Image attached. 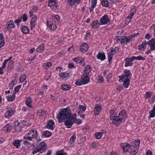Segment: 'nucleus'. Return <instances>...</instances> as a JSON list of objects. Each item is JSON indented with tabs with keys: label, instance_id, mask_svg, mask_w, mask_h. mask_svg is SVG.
<instances>
[{
	"label": "nucleus",
	"instance_id": "nucleus-1",
	"mask_svg": "<svg viewBox=\"0 0 155 155\" xmlns=\"http://www.w3.org/2000/svg\"><path fill=\"white\" fill-rule=\"evenodd\" d=\"M71 115V110L67 108L61 109L58 114H57V118L59 123L62 122V120L66 119L64 122V125L67 128H71L72 125L75 123L70 118Z\"/></svg>",
	"mask_w": 155,
	"mask_h": 155
},
{
	"label": "nucleus",
	"instance_id": "nucleus-2",
	"mask_svg": "<svg viewBox=\"0 0 155 155\" xmlns=\"http://www.w3.org/2000/svg\"><path fill=\"white\" fill-rule=\"evenodd\" d=\"M47 148V145L45 142H42L39 144L37 147L35 148L32 153L34 155L38 153H42L45 152Z\"/></svg>",
	"mask_w": 155,
	"mask_h": 155
},
{
	"label": "nucleus",
	"instance_id": "nucleus-3",
	"mask_svg": "<svg viewBox=\"0 0 155 155\" xmlns=\"http://www.w3.org/2000/svg\"><path fill=\"white\" fill-rule=\"evenodd\" d=\"M87 68L85 67V69L82 75L81 80H77L75 83V84L78 86H81L87 84Z\"/></svg>",
	"mask_w": 155,
	"mask_h": 155
},
{
	"label": "nucleus",
	"instance_id": "nucleus-4",
	"mask_svg": "<svg viewBox=\"0 0 155 155\" xmlns=\"http://www.w3.org/2000/svg\"><path fill=\"white\" fill-rule=\"evenodd\" d=\"M38 135L37 130L35 128L30 130L28 133L24 137V139L28 140H31L34 138H36Z\"/></svg>",
	"mask_w": 155,
	"mask_h": 155
},
{
	"label": "nucleus",
	"instance_id": "nucleus-5",
	"mask_svg": "<svg viewBox=\"0 0 155 155\" xmlns=\"http://www.w3.org/2000/svg\"><path fill=\"white\" fill-rule=\"evenodd\" d=\"M131 74L129 70H125L123 74L121 76H119V77L120 80L122 81L124 80H130L131 79Z\"/></svg>",
	"mask_w": 155,
	"mask_h": 155
},
{
	"label": "nucleus",
	"instance_id": "nucleus-6",
	"mask_svg": "<svg viewBox=\"0 0 155 155\" xmlns=\"http://www.w3.org/2000/svg\"><path fill=\"white\" fill-rule=\"evenodd\" d=\"M110 120L113 125L120 124L121 123L124 122V120L120 118L118 116L114 117L112 119H111Z\"/></svg>",
	"mask_w": 155,
	"mask_h": 155
},
{
	"label": "nucleus",
	"instance_id": "nucleus-7",
	"mask_svg": "<svg viewBox=\"0 0 155 155\" xmlns=\"http://www.w3.org/2000/svg\"><path fill=\"white\" fill-rule=\"evenodd\" d=\"M110 21L108 16L105 15L102 17L100 20V24L102 25H105Z\"/></svg>",
	"mask_w": 155,
	"mask_h": 155
},
{
	"label": "nucleus",
	"instance_id": "nucleus-8",
	"mask_svg": "<svg viewBox=\"0 0 155 155\" xmlns=\"http://www.w3.org/2000/svg\"><path fill=\"white\" fill-rule=\"evenodd\" d=\"M137 8L135 6H132L130 10V16H128L126 18V21L127 19H129L130 20L128 21V23H129L130 21L131 18L133 16L134 14H135L136 12Z\"/></svg>",
	"mask_w": 155,
	"mask_h": 155
},
{
	"label": "nucleus",
	"instance_id": "nucleus-9",
	"mask_svg": "<svg viewBox=\"0 0 155 155\" xmlns=\"http://www.w3.org/2000/svg\"><path fill=\"white\" fill-rule=\"evenodd\" d=\"M134 60V59L133 56L130 58H126L124 60L125 61V66L127 67L129 66H132L133 64V61Z\"/></svg>",
	"mask_w": 155,
	"mask_h": 155
},
{
	"label": "nucleus",
	"instance_id": "nucleus-10",
	"mask_svg": "<svg viewBox=\"0 0 155 155\" xmlns=\"http://www.w3.org/2000/svg\"><path fill=\"white\" fill-rule=\"evenodd\" d=\"M48 5L52 9H55L58 6L56 0H48Z\"/></svg>",
	"mask_w": 155,
	"mask_h": 155
},
{
	"label": "nucleus",
	"instance_id": "nucleus-11",
	"mask_svg": "<svg viewBox=\"0 0 155 155\" xmlns=\"http://www.w3.org/2000/svg\"><path fill=\"white\" fill-rule=\"evenodd\" d=\"M148 42V45L151 48V50H155V38L151 39Z\"/></svg>",
	"mask_w": 155,
	"mask_h": 155
},
{
	"label": "nucleus",
	"instance_id": "nucleus-12",
	"mask_svg": "<svg viewBox=\"0 0 155 155\" xmlns=\"http://www.w3.org/2000/svg\"><path fill=\"white\" fill-rule=\"evenodd\" d=\"M126 114V111L124 110H123L119 113V114L118 116L119 117L124 120V122L125 121L127 117Z\"/></svg>",
	"mask_w": 155,
	"mask_h": 155
},
{
	"label": "nucleus",
	"instance_id": "nucleus-13",
	"mask_svg": "<svg viewBox=\"0 0 155 155\" xmlns=\"http://www.w3.org/2000/svg\"><path fill=\"white\" fill-rule=\"evenodd\" d=\"M54 124V122L53 120H50L47 122L46 127L48 129L53 130L54 128V127H53Z\"/></svg>",
	"mask_w": 155,
	"mask_h": 155
},
{
	"label": "nucleus",
	"instance_id": "nucleus-14",
	"mask_svg": "<svg viewBox=\"0 0 155 155\" xmlns=\"http://www.w3.org/2000/svg\"><path fill=\"white\" fill-rule=\"evenodd\" d=\"M80 51L83 53L87 51V44L86 43L82 44L80 47Z\"/></svg>",
	"mask_w": 155,
	"mask_h": 155
},
{
	"label": "nucleus",
	"instance_id": "nucleus-15",
	"mask_svg": "<svg viewBox=\"0 0 155 155\" xmlns=\"http://www.w3.org/2000/svg\"><path fill=\"white\" fill-rule=\"evenodd\" d=\"M131 146L128 143H124L122 146V147L125 152H129L130 151Z\"/></svg>",
	"mask_w": 155,
	"mask_h": 155
},
{
	"label": "nucleus",
	"instance_id": "nucleus-16",
	"mask_svg": "<svg viewBox=\"0 0 155 155\" xmlns=\"http://www.w3.org/2000/svg\"><path fill=\"white\" fill-rule=\"evenodd\" d=\"M130 149V151L129 152L131 155H135L138 151L137 147H135V146H131Z\"/></svg>",
	"mask_w": 155,
	"mask_h": 155
},
{
	"label": "nucleus",
	"instance_id": "nucleus-17",
	"mask_svg": "<svg viewBox=\"0 0 155 155\" xmlns=\"http://www.w3.org/2000/svg\"><path fill=\"white\" fill-rule=\"evenodd\" d=\"M32 11V10H30L29 12V16L32 18L31 21L36 22L37 17L35 15L33 14Z\"/></svg>",
	"mask_w": 155,
	"mask_h": 155
},
{
	"label": "nucleus",
	"instance_id": "nucleus-18",
	"mask_svg": "<svg viewBox=\"0 0 155 155\" xmlns=\"http://www.w3.org/2000/svg\"><path fill=\"white\" fill-rule=\"evenodd\" d=\"M97 59H99L101 61L104 60L106 58L105 54L104 52H99L97 55Z\"/></svg>",
	"mask_w": 155,
	"mask_h": 155
},
{
	"label": "nucleus",
	"instance_id": "nucleus-19",
	"mask_svg": "<svg viewBox=\"0 0 155 155\" xmlns=\"http://www.w3.org/2000/svg\"><path fill=\"white\" fill-rule=\"evenodd\" d=\"M122 40L120 41L121 43H124L126 44H127V43H128L130 42L131 38V37H127L124 36H122Z\"/></svg>",
	"mask_w": 155,
	"mask_h": 155
},
{
	"label": "nucleus",
	"instance_id": "nucleus-20",
	"mask_svg": "<svg viewBox=\"0 0 155 155\" xmlns=\"http://www.w3.org/2000/svg\"><path fill=\"white\" fill-rule=\"evenodd\" d=\"M6 26H7V28L8 29L14 28L15 27L13 21L12 20H10L7 22Z\"/></svg>",
	"mask_w": 155,
	"mask_h": 155
},
{
	"label": "nucleus",
	"instance_id": "nucleus-21",
	"mask_svg": "<svg viewBox=\"0 0 155 155\" xmlns=\"http://www.w3.org/2000/svg\"><path fill=\"white\" fill-rule=\"evenodd\" d=\"M101 109V106L100 105L97 104L95 107L94 113L95 115H97L99 114Z\"/></svg>",
	"mask_w": 155,
	"mask_h": 155
},
{
	"label": "nucleus",
	"instance_id": "nucleus-22",
	"mask_svg": "<svg viewBox=\"0 0 155 155\" xmlns=\"http://www.w3.org/2000/svg\"><path fill=\"white\" fill-rule=\"evenodd\" d=\"M14 111L12 110H8L5 114V116L6 118H9L14 114Z\"/></svg>",
	"mask_w": 155,
	"mask_h": 155
},
{
	"label": "nucleus",
	"instance_id": "nucleus-23",
	"mask_svg": "<svg viewBox=\"0 0 155 155\" xmlns=\"http://www.w3.org/2000/svg\"><path fill=\"white\" fill-rule=\"evenodd\" d=\"M97 3V0H91V7L89 8L90 12H91L95 7Z\"/></svg>",
	"mask_w": 155,
	"mask_h": 155
},
{
	"label": "nucleus",
	"instance_id": "nucleus-24",
	"mask_svg": "<svg viewBox=\"0 0 155 155\" xmlns=\"http://www.w3.org/2000/svg\"><path fill=\"white\" fill-rule=\"evenodd\" d=\"M5 41L3 38V35L2 33L0 34V49L5 45Z\"/></svg>",
	"mask_w": 155,
	"mask_h": 155
},
{
	"label": "nucleus",
	"instance_id": "nucleus-25",
	"mask_svg": "<svg viewBox=\"0 0 155 155\" xmlns=\"http://www.w3.org/2000/svg\"><path fill=\"white\" fill-rule=\"evenodd\" d=\"M101 25L100 24V22L98 20L93 22L92 24V27L95 28H99L100 25Z\"/></svg>",
	"mask_w": 155,
	"mask_h": 155
},
{
	"label": "nucleus",
	"instance_id": "nucleus-26",
	"mask_svg": "<svg viewBox=\"0 0 155 155\" xmlns=\"http://www.w3.org/2000/svg\"><path fill=\"white\" fill-rule=\"evenodd\" d=\"M12 129V127L11 125L7 124L2 128V130L6 132H9Z\"/></svg>",
	"mask_w": 155,
	"mask_h": 155
},
{
	"label": "nucleus",
	"instance_id": "nucleus-27",
	"mask_svg": "<svg viewBox=\"0 0 155 155\" xmlns=\"http://www.w3.org/2000/svg\"><path fill=\"white\" fill-rule=\"evenodd\" d=\"M80 1L81 0H67V2L70 6H73L75 3H77L78 4Z\"/></svg>",
	"mask_w": 155,
	"mask_h": 155
},
{
	"label": "nucleus",
	"instance_id": "nucleus-28",
	"mask_svg": "<svg viewBox=\"0 0 155 155\" xmlns=\"http://www.w3.org/2000/svg\"><path fill=\"white\" fill-rule=\"evenodd\" d=\"M147 45H148V42L144 41L140 45L138 46V48L141 50H142V49H145Z\"/></svg>",
	"mask_w": 155,
	"mask_h": 155
},
{
	"label": "nucleus",
	"instance_id": "nucleus-29",
	"mask_svg": "<svg viewBox=\"0 0 155 155\" xmlns=\"http://www.w3.org/2000/svg\"><path fill=\"white\" fill-rule=\"evenodd\" d=\"M21 31L24 34H27L29 31L28 28L26 26H23L21 28Z\"/></svg>",
	"mask_w": 155,
	"mask_h": 155
},
{
	"label": "nucleus",
	"instance_id": "nucleus-30",
	"mask_svg": "<svg viewBox=\"0 0 155 155\" xmlns=\"http://www.w3.org/2000/svg\"><path fill=\"white\" fill-rule=\"evenodd\" d=\"M32 102L31 99V97H28L26 101V104L29 107L31 108L32 107L31 105Z\"/></svg>",
	"mask_w": 155,
	"mask_h": 155
},
{
	"label": "nucleus",
	"instance_id": "nucleus-31",
	"mask_svg": "<svg viewBox=\"0 0 155 155\" xmlns=\"http://www.w3.org/2000/svg\"><path fill=\"white\" fill-rule=\"evenodd\" d=\"M46 23L48 27L51 30H54L56 29V26L55 24H51L49 25V22L48 21H47Z\"/></svg>",
	"mask_w": 155,
	"mask_h": 155
},
{
	"label": "nucleus",
	"instance_id": "nucleus-32",
	"mask_svg": "<svg viewBox=\"0 0 155 155\" xmlns=\"http://www.w3.org/2000/svg\"><path fill=\"white\" fill-rule=\"evenodd\" d=\"M61 88L63 90L67 91L71 88V86L67 84H62L61 85Z\"/></svg>",
	"mask_w": 155,
	"mask_h": 155
},
{
	"label": "nucleus",
	"instance_id": "nucleus-33",
	"mask_svg": "<svg viewBox=\"0 0 155 155\" xmlns=\"http://www.w3.org/2000/svg\"><path fill=\"white\" fill-rule=\"evenodd\" d=\"M150 116L148 118L153 117L155 116V107H153V109L149 112Z\"/></svg>",
	"mask_w": 155,
	"mask_h": 155
},
{
	"label": "nucleus",
	"instance_id": "nucleus-34",
	"mask_svg": "<svg viewBox=\"0 0 155 155\" xmlns=\"http://www.w3.org/2000/svg\"><path fill=\"white\" fill-rule=\"evenodd\" d=\"M45 49V46L43 44H41L37 48L36 51L38 52H41Z\"/></svg>",
	"mask_w": 155,
	"mask_h": 155
},
{
	"label": "nucleus",
	"instance_id": "nucleus-35",
	"mask_svg": "<svg viewBox=\"0 0 155 155\" xmlns=\"http://www.w3.org/2000/svg\"><path fill=\"white\" fill-rule=\"evenodd\" d=\"M86 107H84L83 105H79V111H77L78 114H79L80 113H83L82 112L86 110Z\"/></svg>",
	"mask_w": 155,
	"mask_h": 155
},
{
	"label": "nucleus",
	"instance_id": "nucleus-36",
	"mask_svg": "<svg viewBox=\"0 0 155 155\" xmlns=\"http://www.w3.org/2000/svg\"><path fill=\"white\" fill-rule=\"evenodd\" d=\"M101 4L103 6L105 7H108L109 6L108 2L107 0H102Z\"/></svg>",
	"mask_w": 155,
	"mask_h": 155
},
{
	"label": "nucleus",
	"instance_id": "nucleus-37",
	"mask_svg": "<svg viewBox=\"0 0 155 155\" xmlns=\"http://www.w3.org/2000/svg\"><path fill=\"white\" fill-rule=\"evenodd\" d=\"M140 144V140L137 139V140H135L132 143V146H135V147H139Z\"/></svg>",
	"mask_w": 155,
	"mask_h": 155
},
{
	"label": "nucleus",
	"instance_id": "nucleus-38",
	"mask_svg": "<svg viewBox=\"0 0 155 155\" xmlns=\"http://www.w3.org/2000/svg\"><path fill=\"white\" fill-rule=\"evenodd\" d=\"M20 141L19 140H15L13 142V145L18 148L20 146Z\"/></svg>",
	"mask_w": 155,
	"mask_h": 155
},
{
	"label": "nucleus",
	"instance_id": "nucleus-39",
	"mask_svg": "<svg viewBox=\"0 0 155 155\" xmlns=\"http://www.w3.org/2000/svg\"><path fill=\"white\" fill-rule=\"evenodd\" d=\"M39 115L41 116H43L46 114V111L45 110H39L37 112Z\"/></svg>",
	"mask_w": 155,
	"mask_h": 155
},
{
	"label": "nucleus",
	"instance_id": "nucleus-40",
	"mask_svg": "<svg viewBox=\"0 0 155 155\" xmlns=\"http://www.w3.org/2000/svg\"><path fill=\"white\" fill-rule=\"evenodd\" d=\"M43 135L45 137H49L52 135V134L48 131H45L43 132Z\"/></svg>",
	"mask_w": 155,
	"mask_h": 155
},
{
	"label": "nucleus",
	"instance_id": "nucleus-41",
	"mask_svg": "<svg viewBox=\"0 0 155 155\" xmlns=\"http://www.w3.org/2000/svg\"><path fill=\"white\" fill-rule=\"evenodd\" d=\"M123 81V86L126 88H128L130 84V80H124Z\"/></svg>",
	"mask_w": 155,
	"mask_h": 155
},
{
	"label": "nucleus",
	"instance_id": "nucleus-42",
	"mask_svg": "<svg viewBox=\"0 0 155 155\" xmlns=\"http://www.w3.org/2000/svg\"><path fill=\"white\" fill-rule=\"evenodd\" d=\"M116 112L114 110H110V118L112 119L114 118V117L116 116Z\"/></svg>",
	"mask_w": 155,
	"mask_h": 155
},
{
	"label": "nucleus",
	"instance_id": "nucleus-43",
	"mask_svg": "<svg viewBox=\"0 0 155 155\" xmlns=\"http://www.w3.org/2000/svg\"><path fill=\"white\" fill-rule=\"evenodd\" d=\"M67 153L64 152V150H61L56 152L55 155H67Z\"/></svg>",
	"mask_w": 155,
	"mask_h": 155
},
{
	"label": "nucleus",
	"instance_id": "nucleus-44",
	"mask_svg": "<svg viewBox=\"0 0 155 155\" xmlns=\"http://www.w3.org/2000/svg\"><path fill=\"white\" fill-rule=\"evenodd\" d=\"M134 58V60L136 59L137 60H145V58L141 56H139L137 57H135L133 56Z\"/></svg>",
	"mask_w": 155,
	"mask_h": 155
},
{
	"label": "nucleus",
	"instance_id": "nucleus-45",
	"mask_svg": "<svg viewBox=\"0 0 155 155\" xmlns=\"http://www.w3.org/2000/svg\"><path fill=\"white\" fill-rule=\"evenodd\" d=\"M82 58L81 57H78L75 58L73 59V60L77 63H80L81 61Z\"/></svg>",
	"mask_w": 155,
	"mask_h": 155
},
{
	"label": "nucleus",
	"instance_id": "nucleus-46",
	"mask_svg": "<svg viewBox=\"0 0 155 155\" xmlns=\"http://www.w3.org/2000/svg\"><path fill=\"white\" fill-rule=\"evenodd\" d=\"M22 17H20L17 19L15 20L14 21V22L15 23L17 24V25L18 26L19 25V23L21 21Z\"/></svg>",
	"mask_w": 155,
	"mask_h": 155
},
{
	"label": "nucleus",
	"instance_id": "nucleus-47",
	"mask_svg": "<svg viewBox=\"0 0 155 155\" xmlns=\"http://www.w3.org/2000/svg\"><path fill=\"white\" fill-rule=\"evenodd\" d=\"M102 136V134L101 132H97L95 134V137L98 139H100Z\"/></svg>",
	"mask_w": 155,
	"mask_h": 155
},
{
	"label": "nucleus",
	"instance_id": "nucleus-48",
	"mask_svg": "<svg viewBox=\"0 0 155 155\" xmlns=\"http://www.w3.org/2000/svg\"><path fill=\"white\" fill-rule=\"evenodd\" d=\"M118 50V48H115L111 49V51L109 52L111 54L114 55L117 52V51Z\"/></svg>",
	"mask_w": 155,
	"mask_h": 155
},
{
	"label": "nucleus",
	"instance_id": "nucleus-49",
	"mask_svg": "<svg viewBox=\"0 0 155 155\" xmlns=\"http://www.w3.org/2000/svg\"><path fill=\"white\" fill-rule=\"evenodd\" d=\"M26 79V76L23 74L19 78V81L20 82H23Z\"/></svg>",
	"mask_w": 155,
	"mask_h": 155
},
{
	"label": "nucleus",
	"instance_id": "nucleus-50",
	"mask_svg": "<svg viewBox=\"0 0 155 155\" xmlns=\"http://www.w3.org/2000/svg\"><path fill=\"white\" fill-rule=\"evenodd\" d=\"M21 85H18L14 89V91L15 93H17L19 92V89L21 88Z\"/></svg>",
	"mask_w": 155,
	"mask_h": 155
},
{
	"label": "nucleus",
	"instance_id": "nucleus-51",
	"mask_svg": "<svg viewBox=\"0 0 155 155\" xmlns=\"http://www.w3.org/2000/svg\"><path fill=\"white\" fill-rule=\"evenodd\" d=\"M22 19H23V21H26L28 19L27 15L25 14H24L23 15L22 17Z\"/></svg>",
	"mask_w": 155,
	"mask_h": 155
},
{
	"label": "nucleus",
	"instance_id": "nucleus-52",
	"mask_svg": "<svg viewBox=\"0 0 155 155\" xmlns=\"http://www.w3.org/2000/svg\"><path fill=\"white\" fill-rule=\"evenodd\" d=\"M151 96V94L150 92H147L145 94V97L146 99L150 98Z\"/></svg>",
	"mask_w": 155,
	"mask_h": 155
},
{
	"label": "nucleus",
	"instance_id": "nucleus-53",
	"mask_svg": "<svg viewBox=\"0 0 155 155\" xmlns=\"http://www.w3.org/2000/svg\"><path fill=\"white\" fill-rule=\"evenodd\" d=\"M113 55L110 53H109L108 54V61L109 63H110V61H111Z\"/></svg>",
	"mask_w": 155,
	"mask_h": 155
},
{
	"label": "nucleus",
	"instance_id": "nucleus-54",
	"mask_svg": "<svg viewBox=\"0 0 155 155\" xmlns=\"http://www.w3.org/2000/svg\"><path fill=\"white\" fill-rule=\"evenodd\" d=\"M76 139V137L74 135H73L71 137L70 139V142L71 143H72L74 142Z\"/></svg>",
	"mask_w": 155,
	"mask_h": 155
},
{
	"label": "nucleus",
	"instance_id": "nucleus-55",
	"mask_svg": "<svg viewBox=\"0 0 155 155\" xmlns=\"http://www.w3.org/2000/svg\"><path fill=\"white\" fill-rule=\"evenodd\" d=\"M76 114H74L73 115V116H72V114H71V115L70 118L73 121H74L76 119Z\"/></svg>",
	"mask_w": 155,
	"mask_h": 155
},
{
	"label": "nucleus",
	"instance_id": "nucleus-56",
	"mask_svg": "<svg viewBox=\"0 0 155 155\" xmlns=\"http://www.w3.org/2000/svg\"><path fill=\"white\" fill-rule=\"evenodd\" d=\"M35 22L30 21V25L31 26L30 29L32 30V29L35 27Z\"/></svg>",
	"mask_w": 155,
	"mask_h": 155
},
{
	"label": "nucleus",
	"instance_id": "nucleus-57",
	"mask_svg": "<svg viewBox=\"0 0 155 155\" xmlns=\"http://www.w3.org/2000/svg\"><path fill=\"white\" fill-rule=\"evenodd\" d=\"M7 62H8L7 60H5L3 62V64H2V66L1 67L3 70L4 68H5L6 67V64L7 63Z\"/></svg>",
	"mask_w": 155,
	"mask_h": 155
},
{
	"label": "nucleus",
	"instance_id": "nucleus-58",
	"mask_svg": "<svg viewBox=\"0 0 155 155\" xmlns=\"http://www.w3.org/2000/svg\"><path fill=\"white\" fill-rule=\"evenodd\" d=\"M104 76L107 78V77L110 74V73L109 71H105L104 72Z\"/></svg>",
	"mask_w": 155,
	"mask_h": 155
},
{
	"label": "nucleus",
	"instance_id": "nucleus-59",
	"mask_svg": "<svg viewBox=\"0 0 155 155\" xmlns=\"http://www.w3.org/2000/svg\"><path fill=\"white\" fill-rule=\"evenodd\" d=\"M98 81L100 83H102L104 81V79L101 76H99Z\"/></svg>",
	"mask_w": 155,
	"mask_h": 155
},
{
	"label": "nucleus",
	"instance_id": "nucleus-60",
	"mask_svg": "<svg viewBox=\"0 0 155 155\" xmlns=\"http://www.w3.org/2000/svg\"><path fill=\"white\" fill-rule=\"evenodd\" d=\"M6 98L8 101H12L14 100L13 98L12 97H11L10 96H8L6 97Z\"/></svg>",
	"mask_w": 155,
	"mask_h": 155
},
{
	"label": "nucleus",
	"instance_id": "nucleus-61",
	"mask_svg": "<svg viewBox=\"0 0 155 155\" xmlns=\"http://www.w3.org/2000/svg\"><path fill=\"white\" fill-rule=\"evenodd\" d=\"M75 123L77 124H79L81 123V121L80 119H75L74 120Z\"/></svg>",
	"mask_w": 155,
	"mask_h": 155
},
{
	"label": "nucleus",
	"instance_id": "nucleus-62",
	"mask_svg": "<svg viewBox=\"0 0 155 155\" xmlns=\"http://www.w3.org/2000/svg\"><path fill=\"white\" fill-rule=\"evenodd\" d=\"M116 2V0H109L108 3H109V5H112V4L115 3Z\"/></svg>",
	"mask_w": 155,
	"mask_h": 155
},
{
	"label": "nucleus",
	"instance_id": "nucleus-63",
	"mask_svg": "<svg viewBox=\"0 0 155 155\" xmlns=\"http://www.w3.org/2000/svg\"><path fill=\"white\" fill-rule=\"evenodd\" d=\"M45 64V65L48 68H50L52 66V63L51 62H47L45 64H44V65Z\"/></svg>",
	"mask_w": 155,
	"mask_h": 155
},
{
	"label": "nucleus",
	"instance_id": "nucleus-64",
	"mask_svg": "<svg viewBox=\"0 0 155 155\" xmlns=\"http://www.w3.org/2000/svg\"><path fill=\"white\" fill-rule=\"evenodd\" d=\"M70 77V74L69 73H68L67 72H64V78H68Z\"/></svg>",
	"mask_w": 155,
	"mask_h": 155
}]
</instances>
